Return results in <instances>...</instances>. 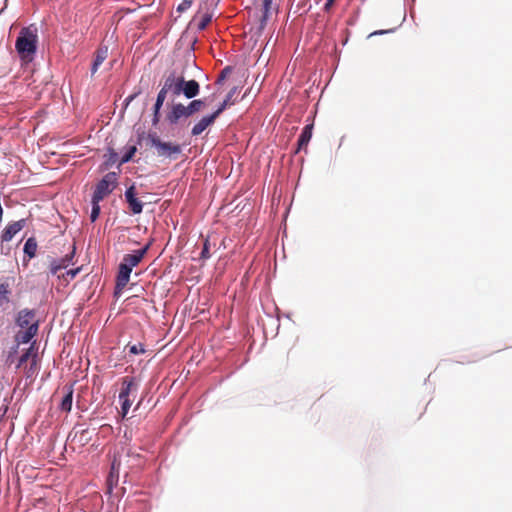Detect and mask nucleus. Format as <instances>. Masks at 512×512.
Masks as SVG:
<instances>
[{
    "mask_svg": "<svg viewBox=\"0 0 512 512\" xmlns=\"http://www.w3.org/2000/svg\"><path fill=\"white\" fill-rule=\"evenodd\" d=\"M211 21H212V14H210V13H205V14L201 17V19H200V21H199V23H198V29H199V30H204V29H206V27L211 23Z\"/></svg>",
    "mask_w": 512,
    "mask_h": 512,
    "instance_id": "27",
    "label": "nucleus"
},
{
    "mask_svg": "<svg viewBox=\"0 0 512 512\" xmlns=\"http://www.w3.org/2000/svg\"><path fill=\"white\" fill-rule=\"evenodd\" d=\"M136 151V146H130L128 150L125 152V154L121 157L119 164L122 165L129 162L135 155Z\"/></svg>",
    "mask_w": 512,
    "mask_h": 512,
    "instance_id": "25",
    "label": "nucleus"
},
{
    "mask_svg": "<svg viewBox=\"0 0 512 512\" xmlns=\"http://www.w3.org/2000/svg\"><path fill=\"white\" fill-rule=\"evenodd\" d=\"M150 244H147L142 249L134 251L133 254H126L119 265L118 274L116 277V290H122L129 282L132 269L136 267L148 252Z\"/></svg>",
    "mask_w": 512,
    "mask_h": 512,
    "instance_id": "2",
    "label": "nucleus"
},
{
    "mask_svg": "<svg viewBox=\"0 0 512 512\" xmlns=\"http://www.w3.org/2000/svg\"><path fill=\"white\" fill-rule=\"evenodd\" d=\"M120 401L122 417H125L132 405V401L129 398L120 399Z\"/></svg>",
    "mask_w": 512,
    "mask_h": 512,
    "instance_id": "30",
    "label": "nucleus"
},
{
    "mask_svg": "<svg viewBox=\"0 0 512 512\" xmlns=\"http://www.w3.org/2000/svg\"><path fill=\"white\" fill-rule=\"evenodd\" d=\"M147 139L151 146L156 148V152L159 157L176 160L182 153L181 145L177 143L162 141L156 133L148 134Z\"/></svg>",
    "mask_w": 512,
    "mask_h": 512,
    "instance_id": "3",
    "label": "nucleus"
},
{
    "mask_svg": "<svg viewBox=\"0 0 512 512\" xmlns=\"http://www.w3.org/2000/svg\"><path fill=\"white\" fill-rule=\"evenodd\" d=\"M25 225V220H19L13 223H9L3 230L1 234V241L2 242H9L12 240V238L23 229Z\"/></svg>",
    "mask_w": 512,
    "mask_h": 512,
    "instance_id": "8",
    "label": "nucleus"
},
{
    "mask_svg": "<svg viewBox=\"0 0 512 512\" xmlns=\"http://www.w3.org/2000/svg\"><path fill=\"white\" fill-rule=\"evenodd\" d=\"M231 72H232V68L231 67H229V66L225 67L221 71L220 75L218 76V79H217L216 83L217 84L222 83L231 74Z\"/></svg>",
    "mask_w": 512,
    "mask_h": 512,
    "instance_id": "31",
    "label": "nucleus"
},
{
    "mask_svg": "<svg viewBox=\"0 0 512 512\" xmlns=\"http://www.w3.org/2000/svg\"><path fill=\"white\" fill-rule=\"evenodd\" d=\"M120 466H121L120 458L117 455H114L113 461L111 463L110 472L108 475V480H107L110 486H112L113 484L116 485L118 483Z\"/></svg>",
    "mask_w": 512,
    "mask_h": 512,
    "instance_id": "18",
    "label": "nucleus"
},
{
    "mask_svg": "<svg viewBox=\"0 0 512 512\" xmlns=\"http://www.w3.org/2000/svg\"><path fill=\"white\" fill-rule=\"evenodd\" d=\"M183 84V77L176 76L174 72L170 73L164 81L162 88L166 92L172 93L174 96L181 94V85Z\"/></svg>",
    "mask_w": 512,
    "mask_h": 512,
    "instance_id": "5",
    "label": "nucleus"
},
{
    "mask_svg": "<svg viewBox=\"0 0 512 512\" xmlns=\"http://www.w3.org/2000/svg\"><path fill=\"white\" fill-rule=\"evenodd\" d=\"M204 107V101L201 99L191 101L187 106V112L189 117L194 113L200 111Z\"/></svg>",
    "mask_w": 512,
    "mask_h": 512,
    "instance_id": "23",
    "label": "nucleus"
},
{
    "mask_svg": "<svg viewBox=\"0 0 512 512\" xmlns=\"http://www.w3.org/2000/svg\"><path fill=\"white\" fill-rule=\"evenodd\" d=\"M210 248H209V241L206 240L203 245V249L201 251V259H208L210 258Z\"/></svg>",
    "mask_w": 512,
    "mask_h": 512,
    "instance_id": "33",
    "label": "nucleus"
},
{
    "mask_svg": "<svg viewBox=\"0 0 512 512\" xmlns=\"http://www.w3.org/2000/svg\"><path fill=\"white\" fill-rule=\"evenodd\" d=\"M35 317V310L23 309L19 311L16 323L19 327L28 329V327L32 325L34 322H38L37 320H35Z\"/></svg>",
    "mask_w": 512,
    "mask_h": 512,
    "instance_id": "9",
    "label": "nucleus"
},
{
    "mask_svg": "<svg viewBox=\"0 0 512 512\" xmlns=\"http://www.w3.org/2000/svg\"><path fill=\"white\" fill-rule=\"evenodd\" d=\"M312 130H313V124H308L303 128V130L299 136V139H298L297 152L300 150H303V149L305 151L307 150L308 143L312 137Z\"/></svg>",
    "mask_w": 512,
    "mask_h": 512,
    "instance_id": "17",
    "label": "nucleus"
},
{
    "mask_svg": "<svg viewBox=\"0 0 512 512\" xmlns=\"http://www.w3.org/2000/svg\"><path fill=\"white\" fill-rule=\"evenodd\" d=\"M37 251V242L35 238H28L24 245V253L27 254L30 258H33L36 255Z\"/></svg>",
    "mask_w": 512,
    "mask_h": 512,
    "instance_id": "22",
    "label": "nucleus"
},
{
    "mask_svg": "<svg viewBox=\"0 0 512 512\" xmlns=\"http://www.w3.org/2000/svg\"><path fill=\"white\" fill-rule=\"evenodd\" d=\"M79 271L80 268L68 270L65 274H63V277L67 276L69 279H73L79 273Z\"/></svg>",
    "mask_w": 512,
    "mask_h": 512,
    "instance_id": "36",
    "label": "nucleus"
},
{
    "mask_svg": "<svg viewBox=\"0 0 512 512\" xmlns=\"http://www.w3.org/2000/svg\"><path fill=\"white\" fill-rule=\"evenodd\" d=\"M137 383L135 378L126 376L121 380V390L119 393V399L129 398L132 392H136Z\"/></svg>",
    "mask_w": 512,
    "mask_h": 512,
    "instance_id": "11",
    "label": "nucleus"
},
{
    "mask_svg": "<svg viewBox=\"0 0 512 512\" xmlns=\"http://www.w3.org/2000/svg\"><path fill=\"white\" fill-rule=\"evenodd\" d=\"M335 0H326V3L324 5V10L325 11H329L331 9V7L333 6Z\"/></svg>",
    "mask_w": 512,
    "mask_h": 512,
    "instance_id": "38",
    "label": "nucleus"
},
{
    "mask_svg": "<svg viewBox=\"0 0 512 512\" xmlns=\"http://www.w3.org/2000/svg\"><path fill=\"white\" fill-rule=\"evenodd\" d=\"M107 57H108V47L100 46L95 52V57H94L92 67H91L92 75H94L98 71L99 67L107 59Z\"/></svg>",
    "mask_w": 512,
    "mask_h": 512,
    "instance_id": "14",
    "label": "nucleus"
},
{
    "mask_svg": "<svg viewBox=\"0 0 512 512\" xmlns=\"http://www.w3.org/2000/svg\"><path fill=\"white\" fill-rule=\"evenodd\" d=\"M215 120V115L204 116L199 122H197L193 126L191 130L192 136L200 135L207 127L212 125L215 122Z\"/></svg>",
    "mask_w": 512,
    "mask_h": 512,
    "instance_id": "16",
    "label": "nucleus"
},
{
    "mask_svg": "<svg viewBox=\"0 0 512 512\" xmlns=\"http://www.w3.org/2000/svg\"><path fill=\"white\" fill-rule=\"evenodd\" d=\"M135 97H136V94H134V95H130L129 97H127V98H126V102H127V104H128L129 102H131Z\"/></svg>",
    "mask_w": 512,
    "mask_h": 512,
    "instance_id": "39",
    "label": "nucleus"
},
{
    "mask_svg": "<svg viewBox=\"0 0 512 512\" xmlns=\"http://www.w3.org/2000/svg\"><path fill=\"white\" fill-rule=\"evenodd\" d=\"M167 94H168V92H166L163 88L160 89V91L157 95V98H156V102L154 104V108L161 109V107L166 99Z\"/></svg>",
    "mask_w": 512,
    "mask_h": 512,
    "instance_id": "28",
    "label": "nucleus"
},
{
    "mask_svg": "<svg viewBox=\"0 0 512 512\" xmlns=\"http://www.w3.org/2000/svg\"><path fill=\"white\" fill-rule=\"evenodd\" d=\"M117 185V173H107L96 185L92 198L96 201H102L108 196Z\"/></svg>",
    "mask_w": 512,
    "mask_h": 512,
    "instance_id": "4",
    "label": "nucleus"
},
{
    "mask_svg": "<svg viewBox=\"0 0 512 512\" xmlns=\"http://www.w3.org/2000/svg\"><path fill=\"white\" fill-rule=\"evenodd\" d=\"M14 284V278H6L0 283V310H6L10 303L11 287Z\"/></svg>",
    "mask_w": 512,
    "mask_h": 512,
    "instance_id": "6",
    "label": "nucleus"
},
{
    "mask_svg": "<svg viewBox=\"0 0 512 512\" xmlns=\"http://www.w3.org/2000/svg\"><path fill=\"white\" fill-rule=\"evenodd\" d=\"M99 203H100V201H96V199L92 198V210H91V215H90L92 222H94L100 214Z\"/></svg>",
    "mask_w": 512,
    "mask_h": 512,
    "instance_id": "26",
    "label": "nucleus"
},
{
    "mask_svg": "<svg viewBox=\"0 0 512 512\" xmlns=\"http://www.w3.org/2000/svg\"><path fill=\"white\" fill-rule=\"evenodd\" d=\"M129 352L131 354H142V353L145 352L144 345L141 344V343L134 344V345L129 347Z\"/></svg>",
    "mask_w": 512,
    "mask_h": 512,
    "instance_id": "32",
    "label": "nucleus"
},
{
    "mask_svg": "<svg viewBox=\"0 0 512 512\" xmlns=\"http://www.w3.org/2000/svg\"><path fill=\"white\" fill-rule=\"evenodd\" d=\"M200 85L196 80L185 81L183 79V84L181 85V93L185 95L186 98L191 99L196 97L199 94Z\"/></svg>",
    "mask_w": 512,
    "mask_h": 512,
    "instance_id": "13",
    "label": "nucleus"
},
{
    "mask_svg": "<svg viewBox=\"0 0 512 512\" xmlns=\"http://www.w3.org/2000/svg\"><path fill=\"white\" fill-rule=\"evenodd\" d=\"M272 3H273V0H263V13H262V16L260 19V25H259L260 30H263L267 25V21L269 19L270 11L272 8Z\"/></svg>",
    "mask_w": 512,
    "mask_h": 512,
    "instance_id": "21",
    "label": "nucleus"
},
{
    "mask_svg": "<svg viewBox=\"0 0 512 512\" xmlns=\"http://www.w3.org/2000/svg\"><path fill=\"white\" fill-rule=\"evenodd\" d=\"M39 324L38 322H34L32 325L28 327L25 331H19L16 334V341L20 344H26L31 341V339L37 335Z\"/></svg>",
    "mask_w": 512,
    "mask_h": 512,
    "instance_id": "12",
    "label": "nucleus"
},
{
    "mask_svg": "<svg viewBox=\"0 0 512 512\" xmlns=\"http://www.w3.org/2000/svg\"><path fill=\"white\" fill-rule=\"evenodd\" d=\"M136 191H135V186H130L126 191H125V198H126V201L128 202L129 204V208L131 209L132 213L133 214H140L142 212V209H143V204L142 202L136 198Z\"/></svg>",
    "mask_w": 512,
    "mask_h": 512,
    "instance_id": "7",
    "label": "nucleus"
},
{
    "mask_svg": "<svg viewBox=\"0 0 512 512\" xmlns=\"http://www.w3.org/2000/svg\"><path fill=\"white\" fill-rule=\"evenodd\" d=\"M384 32H385V31H382V30H380V31H375V32L371 33V34H370V36L378 35V34H383Z\"/></svg>",
    "mask_w": 512,
    "mask_h": 512,
    "instance_id": "40",
    "label": "nucleus"
},
{
    "mask_svg": "<svg viewBox=\"0 0 512 512\" xmlns=\"http://www.w3.org/2000/svg\"><path fill=\"white\" fill-rule=\"evenodd\" d=\"M239 93L238 87H233L228 94L226 95V98L224 101L228 103L229 105H232L235 103V96Z\"/></svg>",
    "mask_w": 512,
    "mask_h": 512,
    "instance_id": "29",
    "label": "nucleus"
},
{
    "mask_svg": "<svg viewBox=\"0 0 512 512\" xmlns=\"http://www.w3.org/2000/svg\"><path fill=\"white\" fill-rule=\"evenodd\" d=\"M37 43L38 35L36 28L30 26L20 30L16 39L15 48L23 61H32L37 50Z\"/></svg>",
    "mask_w": 512,
    "mask_h": 512,
    "instance_id": "1",
    "label": "nucleus"
},
{
    "mask_svg": "<svg viewBox=\"0 0 512 512\" xmlns=\"http://www.w3.org/2000/svg\"><path fill=\"white\" fill-rule=\"evenodd\" d=\"M73 256L74 251L71 254H68L65 257L61 258L60 260H52L49 266L50 273L52 275H57L60 270L67 268Z\"/></svg>",
    "mask_w": 512,
    "mask_h": 512,
    "instance_id": "15",
    "label": "nucleus"
},
{
    "mask_svg": "<svg viewBox=\"0 0 512 512\" xmlns=\"http://www.w3.org/2000/svg\"><path fill=\"white\" fill-rule=\"evenodd\" d=\"M192 4H193V1H192V0H183V1L179 4V6H178V8H177V11H178V12H184V11H186L187 9H189V8L192 6Z\"/></svg>",
    "mask_w": 512,
    "mask_h": 512,
    "instance_id": "34",
    "label": "nucleus"
},
{
    "mask_svg": "<svg viewBox=\"0 0 512 512\" xmlns=\"http://www.w3.org/2000/svg\"><path fill=\"white\" fill-rule=\"evenodd\" d=\"M230 106L228 103H226L225 101H223L220 106L218 107V109L212 113L211 115H215V119L218 118V116L226 109V107Z\"/></svg>",
    "mask_w": 512,
    "mask_h": 512,
    "instance_id": "35",
    "label": "nucleus"
},
{
    "mask_svg": "<svg viewBox=\"0 0 512 512\" xmlns=\"http://www.w3.org/2000/svg\"><path fill=\"white\" fill-rule=\"evenodd\" d=\"M37 358H38V355H33V359L30 361L29 367L26 368L25 374H26L27 378H32L37 374V372H38Z\"/></svg>",
    "mask_w": 512,
    "mask_h": 512,
    "instance_id": "24",
    "label": "nucleus"
},
{
    "mask_svg": "<svg viewBox=\"0 0 512 512\" xmlns=\"http://www.w3.org/2000/svg\"><path fill=\"white\" fill-rule=\"evenodd\" d=\"M33 355H38L37 348H36V342L34 341L31 346L20 356L17 368H20L23 366L24 363H26L28 360L33 359Z\"/></svg>",
    "mask_w": 512,
    "mask_h": 512,
    "instance_id": "20",
    "label": "nucleus"
},
{
    "mask_svg": "<svg viewBox=\"0 0 512 512\" xmlns=\"http://www.w3.org/2000/svg\"><path fill=\"white\" fill-rule=\"evenodd\" d=\"M159 120H160V109L154 108L153 118H152L153 125H157Z\"/></svg>",
    "mask_w": 512,
    "mask_h": 512,
    "instance_id": "37",
    "label": "nucleus"
},
{
    "mask_svg": "<svg viewBox=\"0 0 512 512\" xmlns=\"http://www.w3.org/2000/svg\"><path fill=\"white\" fill-rule=\"evenodd\" d=\"M182 117L188 118L189 115L186 106L181 103L172 105L170 112L166 116L168 122L171 124H176Z\"/></svg>",
    "mask_w": 512,
    "mask_h": 512,
    "instance_id": "10",
    "label": "nucleus"
},
{
    "mask_svg": "<svg viewBox=\"0 0 512 512\" xmlns=\"http://www.w3.org/2000/svg\"><path fill=\"white\" fill-rule=\"evenodd\" d=\"M64 391L65 395L61 401L60 409L64 412H70L72 408L73 388L72 386H65Z\"/></svg>",
    "mask_w": 512,
    "mask_h": 512,
    "instance_id": "19",
    "label": "nucleus"
}]
</instances>
